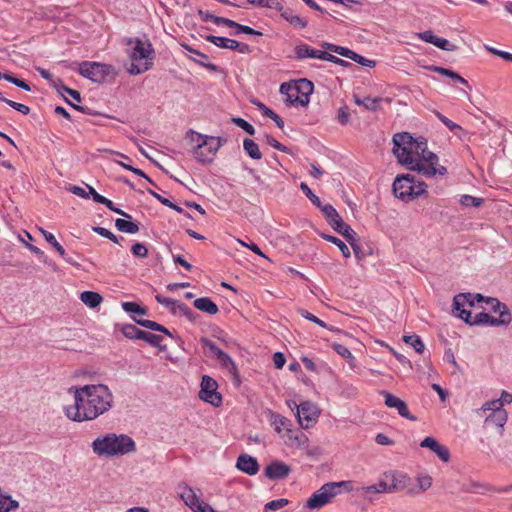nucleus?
Returning <instances> with one entry per match:
<instances>
[{"label": "nucleus", "instance_id": "4c0bfd02", "mask_svg": "<svg viewBox=\"0 0 512 512\" xmlns=\"http://www.w3.org/2000/svg\"><path fill=\"white\" fill-rule=\"evenodd\" d=\"M293 85L296 86L297 91L301 95L306 96L307 98H309L314 89L313 83L307 79H300Z\"/></svg>", "mask_w": 512, "mask_h": 512}, {"label": "nucleus", "instance_id": "13d9d810", "mask_svg": "<svg viewBox=\"0 0 512 512\" xmlns=\"http://www.w3.org/2000/svg\"><path fill=\"white\" fill-rule=\"evenodd\" d=\"M434 46H436L442 50H445V51H455L457 48L456 45L451 43L449 40H447L445 38H441V37H438Z\"/></svg>", "mask_w": 512, "mask_h": 512}, {"label": "nucleus", "instance_id": "5fc2aeb1", "mask_svg": "<svg viewBox=\"0 0 512 512\" xmlns=\"http://www.w3.org/2000/svg\"><path fill=\"white\" fill-rule=\"evenodd\" d=\"M289 501L285 498H280V499H277V500H272L268 503L265 504V510L268 511V510H278V509H281L283 507H285L286 505H288Z\"/></svg>", "mask_w": 512, "mask_h": 512}, {"label": "nucleus", "instance_id": "680f3d73", "mask_svg": "<svg viewBox=\"0 0 512 512\" xmlns=\"http://www.w3.org/2000/svg\"><path fill=\"white\" fill-rule=\"evenodd\" d=\"M232 27L237 29L235 34L245 33V34H248V35H257V36H261L262 35L261 32H259L257 30H254L253 28H251L249 26L239 24L237 22H236V25H233Z\"/></svg>", "mask_w": 512, "mask_h": 512}, {"label": "nucleus", "instance_id": "7c9ffc66", "mask_svg": "<svg viewBox=\"0 0 512 512\" xmlns=\"http://www.w3.org/2000/svg\"><path fill=\"white\" fill-rule=\"evenodd\" d=\"M426 68L428 70L436 72L442 76L450 77L453 80L460 82L461 84H464V85L468 84V82L463 77H461L459 74H457L456 72H454L450 69L440 67V66H427Z\"/></svg>", "mask_w": 512, "mask_h": 512}, {"label": "nucleus", "instance_id": "bb28decb", "mask_svg": "<svg viewBox=\"0 0 512 512\" xmlns=\"http://www.w3.org/2000/svg\"><path fill=\"white\" fill-rule=\"evenodd\" d=\"M39 231L40 233L43 235V237L45 238V240L55 248V250L59 253V255L68 263L72 264V265H76L75 262L71 261L70 259L66 258V253H65V250L63 248V246L56 240L55 236L48 232L47 230L43 229V228H39Z\"/></svg>", "mask_w": 512, "mask_h": 512}, {"label": "nucleus", "instance_id": "de8ad7c7", "mask_svg": "<svg viewBox=\"0 0 512 512\" xmlns=\"http://www.w3.org/2000/svg\"><path fill=\"white\" fill-rule=\"evenodd\" d=\"M460 203L462 206L469 207H479L483 203L482 198H477L471 195H462L460 198Z\"/></svg>", "mask_w": 512, "mask_h": 512}, {"label": "nucleus", "instance_id": "9b49d317", "mask_svg": "<svg viewBox=\"0 0 512 512\" xmlns=\"http://www.w3.org/2000/svg\"><path fill=\"white\" fill-rule=\"evenodd\" d=\"M299 424L302 428L308 429L317 423L320 416L318 407L310 401L300 403L297 408Z\"/></svg>", "mask_w": 512, "mask_h": 512}, {"label": "nucleus", "instance_id": "2eb2a0df", "mask_svg": "<svg viewBox=\"0 0 512 512\" xmlns=\"http://www.w3.org/2000/svg\"><path fill=\"white\" fill-rule=\"evenodd\" d=\"M433 485V478L427 472H419L412 478V486L408 491L409 497H416L427 492Z\"/></svg>", "mask_w": 512, "mask_h": 512}, {"label": "nucleus", "instance_id": "0eeeda50", "mask_svg": "<svg viewBox=\"0 0 512 512\" xmlns=\"http://www.w3.org/2000/svg\"><path fill=\"white\" fill-rule=\"evenodd\" d=\"M393 192L403 201H412L427 192V184L410 174L399 175L393 182Z\"/></svg>", "mask_w": 512, "mask_h": 512}, {"label": "nucleus", "instance_id": "774afa93", "mask_svg": "<svg viewBox=\"0 0 512 512\" xmlns=\"http://www.w3.org/2000/svg\"><path fill=\"white\" fill-rule=\"evenodd\" d=\"M5 80L13 83L17 87H20L26 91H30L31 87L24 80L14 77L12 74H9V77H5Z\"/></svg>", "mask_w": 512, "mask_h": 512}, {"label": "nucleus", "instance_id": "8fccbe9b", "mask_svg": "<svg viewBox=\"0 0 512 512\" xmlns=\"http://www.w3.org/2000/svg\"><path fill=\"white\" fill-rule=\"evenodd\" d=\"M334 351L340 355L342 358L346 360H354V356L352 355L351 351L344 345L339 343L333 344Z\"/></svg>", "mask_w": 512, "mask_h": 512}, {"label": "nucleus", "instance_id": "4be33fe9", "mask_svg": "<svg viewBox=\"0 0 512 512\" xmlns=\"http://www.w3.org/2000/svg\"><path fill=\"white\" fill-rule=\"evenodd\" d=\"M289 473L290 467L280 461H274L265 468V475L272 480L284 479Z\"/></svg>", "mask_w": 512, "mask_h": 512}, {"label": "nucleus", "instance_id": "1a4fd4ad", "mask_svg": "<svg viewBox=\"0 0 512 512\" xmlns=\"http://www.w3.org/2000/svg\"><path fill=\"white\" fill-rule=\"evenodd\" d=\"M217 388V382L212 377L204 375L201 380V389L199 392L200 399L212 404L213 406H220L222 403V397L220 393L217 392Z\"/></svg>", "mask_w": 512, "mask_h": 512}, {"label": "nucleus", "instance_id": "4d7b16f0", "mask_svg": "<svg viewBox=\"0 0 512 512\" xmlns=\"http://www.w3.org/2000/svg\"><path fill=\"white\" fill-rule=\"evenodd\" d=\"M131 251L134 256L139 257V258H145L148 255V249L142 243H135L132 246Z\"/></svg>", "mask_w": 512, "mask_h": 512}, {"label": "nucleus", "instance_id": "79ce46f5", "mask_svg": "<svg viewBox=\"0 0 512 512\" xmlns=\"http://www.w3.org/2000/svg\"><path fill=\"white\" fill-rule=\"evenodd\" d=\"M123 335L129 339H140L142 330L133 324H125L121 329Z\"/></svg>", "mask_w": 512, "mask_h": 512}, {"label": "nucleus", "instance_id": "3c124183", "mask_svg": "<svg viewBox=\"0 0 512 512\" xmlns=\"http://www.w3.org/2000/svg\"><path fill=\"white\" fill-rule=\"evenodd\" d=\"M300 189L301 191L309 198V200L314 204L316 205L317 207H320V199L318 196H316L312 190L309 188V186L302 182L300 184Z\"/></svg>", "mask_w": 512, "mask_h": 512}, {"label": "nucleus", "instance_id": "f8f14e48", "mask_svg": "<svg viewBox=\"0 0 512 512\" xmlns=\"http://www.w3.org/2000/svg\"><path fill=\"white\" fill-rule=\"evenodd\" d=\"M321 46H322V48H324L328 51L336 53L345 58L351 59V60L355 61L356 63H359L363 66L372 68V67H375V65H376L375 61L369 60V59L357 54L356 52L350 50L349 48L335 45V44L329 43V42H322Z\"/></svg>", "mask_w": 512, "mask_h": 512}, {"label": "nucleus", "instance_id": "cd10ccee", "mask_svg": "<svg viewBox=\"0 0 512 512\" xmlns=\"http://www.w3.org/2000/svg\"><path fill=\"white\" fill-rule=\"evenodd\" d=\"M194 307L200 311L206 312L210 315L218 313L217 305L208 297L198 298L194 301Z\"/></svg>", "mask_w": 512, "mask_h": 512}, {"label": "nucleus", "instance_id": "e433bc0d", "mask_svg": "<svg viewBox=\"0 0 512 512\" xmlns=\"http://www.w3.org/2000/svg\"><path fill=\"white\" fill-rule=\"evenodd\" d=\"M403 341L413 347L417 353H422L425 349V345L418 335H404Z\"/></svg>", "mask_w": 512, "mask_h": 512}, {"label": "nucleus", "instance_id": "e2e57ef3", "mask_svg": "<svg viewBox=\"0 0 512 512\" xmlns=\"http://www.w3.org/2000/svg\"><path fill=\"white\" fill-rule=\"evenodd\" d=\"M417 36L422 41H424L426 43L433 44V45H435V43L438 39V36L434 35V33L431 30H427V31L418 33Z\"/></svg>", "mask_w": 512, "mask_h": 512}, {"label": "nucleus", "instance_id": "a19ab883", "mask_svg": "<svg viewBox=\"0 0 512 512\" xmlns=\"http://www.w3.org/2000/svg\"><path fill=\"white\" fill-rule=\"evenodd\" d=\"M323 238L325 240L335 244L336 247L339 248V250L341 251L342 255L345 258L350 257V250H349L348 246L341 239H339L335 236H332V235H324Z\"/></svg>", "mask_w": 512, "mask_h": 512}, {"label": "nucleus", "instance_id": "dca6fc26", "mask_svg": "<svg viewBox=\"0 0 512 512\" xmlns=\"http://www.w3.org/2000/svg\"><path fill=\"white\" fill-rule=\"evenodd\" d=\"M420 447L429 449L444 463L450 461L449 449L445 445L440 444L434 437H425L421 441Z\"/></svg>", "mask_w": 512, "mask_h": 512}, {"label": "nucleus", "instance_id": "69168bd1", "mask_svg": "<svg viewBox=\"0 0 512 512\" xmlns=\"http://www.w3.org/2000/svg\"><path fill=\"white\" fill-rule=\"evenodd\" d=\"M6 103L12 107L13 109L19 111L20 113L27 115L30 113V108L22 103L15 102L13 100H6Z\"/></svg>", "mask_w": 512, "mask_h": 512}, {"label": "nucleus", "instance_id": "49530a36", "mask_svg": "<svg viewBox=\"0 0 512 512\" xmlns=\"http://www.w3.org/2000/svg\"><path fill=\"white\" fill-rule=\"evenodd\" d=\"M378 102L379 100L376 98L365 97L364 99H360L355 97V103L359 106H364L368 110H375Z\"/></svg>", "mask_w": 512, "mask_h": 512}, {"label": "nucleus", "instance_id": "58836bf2", "mask_svg": "<svg viewBox=\"0 0 512 512\" xmlns=\"http://www.w3.org/2000/svg\"><path fill=\"white\" fill-rule=\"evenodd\" d=\"M319 208L321 209L323 215L325 216V218L327 219L331 226L333 225L334 221L338 220L341 217L339 213L336 211V209L330 204H320Z\"/></svg>", "mask_w": 512, "mask_h": 512}, {"label": "nucleus", "instance_id": "39448f33", "mask_svg": "<svg viewBox=\"0 0 512 512\" xmlns=\"http://www.w3.org/2000/svg\"><path fill=\"white\" fill-rule=\"evenodd\" d=\"M126 44L131 46L128 53L131 60V66L128 69L129 74L139 75L150 70L155 59V50L152 44L140 38H129Z\"/></svg>", "mask_w": 512, "mask_h": 512}, {"label": "nucleus", "instance_id": "a18cd8bd", "mask_svg": "<svg viewBox=\"0 0 512 512\" xmlns=\"http://www.w3.org/2000/svg\"><path fill=\"white\" fill-rule=\"evenodd\" d=\"M140 340H144L154 347H159L163 341V337L150 332L142 330Z\"/></svg>", "mask_w": 512, "mask_h": 512}, {"label": "nucleus", "instance_id": "2f4dec72", "mask_svg": "<svg viewBox=\"0 0 512 512\" xmlns=\"http://www.w3.org/2000/svg\"><path fill=\"white\" fill-rule=\"evenodd\" d=\"M281 16L294 27L303 29L307 26V21L305 19L293 14L289 9L282 11Z\"/></svg>", "mask_w": 512, "mask_h": 512}, {"label": "nucleus", "instance_id": "864d4df0", "mask_svg": "<svg viewBox=\"0 0 512 512\" xmlns=\"http://www.w3.org/2000/svg\"><path fill=\"white\" fill-rule=\"evenodd\" d=\"M299 314L303 318H305V319H307V320L317 324L320 327H323V328L327 327L326 323L323 320L319 319L317 316H315L314 314L308 312L307 310L301 309V310H299Z\"/></svg>", "mask_w": 512, "mask_h": 512}, {"label": "nucleus", "instance_id": "f257e3e1", "mask_svg": "<svg viewBox=\"0 0 512 512\" xmlns=\"http://www.w3.org/2000/svg\"><path fill=\"white\" fill-rule=\"evenodd\" d=\"M68 393L73 396L74 403L64 407V414L74 422L95 420L113 405L112 391L105 384L73 385Z\"/></svg>", "mask_w": 512, "mask_h": 512}, {"label": "nucleus", "instance_id": "9d476101", "mask_svg": "<svg viewBox=\"0 0 512 512\" xmlns=\"http://www.w3.org/2000/svg\"><path fill=\"white\" fill-rule=\"evenodd\" d=\"M334 497L333 486L325 483L309 497L305 506L310 510H318L331 503Z\"/></svg>", "mask_w": 512, "mask_h": 512}, {"label": "nucleus", "instance_id": "6e6d98bb", "mask_svg": "<svg viewBox=\"0 0 512 512\" xmlns=\"http://www.w3.org/2000/svg\"><path fill=\"white\" fill-rule=\"evenodd\" d=\"M485 49L495 56H498L506 61L512 62V53L510 52L502 51L491 46H485Z\"/></svg>", "mask_w": 512, "mask_h": 512}, {"label": "nucleus", "instance_id": "c85d7f7f", "mask_svg": "<svg viewBox=\"0 0 512 512\" xmlns=\"http://www.w3.org/2000/svg\"><path fill=\"white\" fill-rule=\"evenodd\" d=\"M80 300L89 308H96L102 303L103 298L97 292L84 291L80 294Z\"/></svg>", "mask_w": 512, "mask_h": 512}, {"label": "nucleus", "instance_id": "0e129e2a", "mask_svg": "<svg viewBox=\"0 0 512 512\" xmlns=\"http://www.w3.org/2000/svg\"><path fill=\"white\" fill-rule=\"evenodd\" d=\"M266 138V143L268 145H270L271 147L281 151V152H285L287 153L288 152V148L284 145H282L279 141H277L274 137L270 136V135H266L265 136Z\"/></svg>", "mask_w": 512, "mask_h": 512}, {"label": "nucleus", "instance_id": "c03bdc74", "mask_svg": "<svg viewBox=\"0 0 512 512\" xmlns=\"http://www.w3.org/2000/svg\"><path fill=\"white\" fill-rule=\"evenodd\" d=\"M200 343L203 348V352L207 357L214 355L220 348L213 341L207 338H201Z\"/></svg>", "mask_w": 512, "mask_h": 512}, {"label": "nucleus", "instance_id": "a878e982", "mask_svg": "<svg viewBox=\"0 0 512 512\" xmlns=\"http://www.w3.org/2000/svg\"><path fill=\"white\" fill-rule=\"evenodd\" d=\"M210 358L216 359L222 368L226 369L230 374L237 375V367L232 358L222 351V349L218 350L214 355Z\"/></svg>", "mask_w": 512, "mask_h": 512}, {"label": "nucleus", "instance_id": "6ab92c4d", "mask_svg": "<svg viewBox=\"0 0 512 512\" xmlns=\"http://www.w3.org/2000/svg\"><path fill=\"white\" fill-rule=\"evenodd\" d=\"M178 494L185 503V505L188 506L193 512L196 509L197 505L203 502L200 499V496L193 490V488H191L185 483L178 485Z\"/></svg>", "mask_w": 512, "mask_h": 512}, {"label": "nucleus", "instance_id": "aec40b11", "mask_svg": "<svg viewBox=\"0 0 512 512\" xmlns=\"http://www.w3.org/2000/svg\"><path fill=\"white\" fill-rule=\"evenodd\" d=\"M390 479L393 493L404 492L408 496V491L412 486V478L407 473L393 472Z\"/></svg>", "mask_w": 512, "mask_h": 512}, {"label": "nucleus", "instance_id": "423d86ee", "mask_svg": "<svg viewBox=\"0 0 512 512\" xmlns=\"http://www.w3.org/2000/svg\"><path fill=\"white\" fill-rule=\"evenodd\" d=\"M187 138L195 145L193 148L195 159L203 164L210 163L221 147V140L219 138L202 135L192 130L187 133Z\"/></svg>", "mask_w": 512, "mask_h": 512}, {"label": "nucleus", "instance_id": "4468645a", "mask_svg": "<svg viewBox=\"0 0 512 512\" xmlns=\"http://www.w3.org/2000/svg\"><path fill=\"white\" fill-rule=\"evenodd\" d=\"M280 93L285 96V102L288 106H301L308 105L309 98L301 95L296 86L291 83H282L280 86Z\"/></svg>", "mask_w": 512, "mask_h": 512}, {"label": "nucleus", "instance_id": "ea45409f", "mask_svg": "<svg viewBox=\"0 0 512 512\" xmlns=\"http://www.w3.org/2000/svg\"><path fill=\"white\" fill-rule=\"evenodd\" d=\"M436 117L450 130L452 131L455 135H459L460 132L463 131V128L456 124L455 122L451 121L450 119H448L445 115H443L442 113H440L439 111H435L434 112Z\"/></svg>", "mask_w": 512, "mask_h": 512}, {"label": "nucleus", "instance_id": "052dcab7", "mask_svg": "<svg viewBox=\"0 0 512 512\" xmlns=\"http://www.w3.org/2000/svg\"><path fill=\"white\" fill-rule=\"evenodd\" d=\"M93 230L100 236L107 238V239L113 241L114 243L119 242L117 236H115L110 230H108L104 227H94Z\"/></svg>", "mask_w": 512, "mask_h": 512}, {"label": "nucleus", "instance_id": "6e6552de", "mask_svg": "<svg viewBox=\"0 0 512 512\" xmlns=\"http://www.w3.org/2000/svg\"><path fill=\"white\" fill-rule=\"evenodd\" d=\"M78 72L81 76L97 83H102L108 77L116 75L115 68L112 65L93 61L82 62L79 65Z\"/></svg>", "mask_w": 512, "mask_h": 512}, {"label": "nucleus", "instance_id": "c756f323", "mask_svg": "<svg viewBox=\"0 0 512 512\" xmlns=\"http://www.w3.org/2000/svg\"><path fill=\"white\" fill-rule=\"evenodd\" d=\"M508 420V414L506 410H498L494 413H491L485 420L486 423H492L499 427L500 429L504 428V425L506 424Z\"/></svg>", "mask_w": 512, "mask_h": 512}, {"label": "nucleus", "instance_id": "f3484780", "mask_svg": "<svg viewBox=\"0 0 512 512\" xmlns=\"http://www.w3.org/2000/svg\"><path fill=\"white\" fill-rule=\"evenodd\" d=\"M382 395L385 398L386 406H388L389 408L396 409L398 411L399 415L402 416L403 418H406V419L412 420V421L416 420V417L411 415V413L407 407V404L403 400H401L400 398H398L386 391H383Z\"/></svg>", "mask_w": 512, "mask_h": 512}, {"label": "nucleus", "instance_id": "5701e85b", "mask_svg": "<svg viewBox=\"0 0 512 512\" xmlns=\"http://www.w3.org/2000/svg\"><path fill=\"white\" fill-rule=\"evenodd\" d=\"M155 299L159 304L169 308L174 314L180 312L186 316H190V314L192 313L186 304L178 302L171 298L164 297L162 295H156Z\"/></svg>", "mask_w": 512, "mask_h": 512}, {"label": "nucleus", "instance_id": "393cba45", "mask_svg": "<svg viewBox=\"0 0 512 512\" xmlns=\"http://www.w3.org/2000/svg\"><path fill=\"white\" fill-rule=\"evenodd\" d=\"M268 421L274 428L275 432L280 436L288 427L292 426V423L288 418L271 410L268 412Z\"/></svg>", "mask_w": 512, "mask_h": 512}, {"label": "nucleus", "instance_id": "412c9836", "mask_svg": "<svg viewBox=\"0 0 512 512\" xmlns=\"http://www.w3.org/2000/svg\"><path fill=\"white\" fill-rule=\"evenodd\" d=\"M332 228L340 233L341 235H343L346 240L350 243V245L352 246L355 254H358L360 248L359 246L355 243V236H356V233L355 231L349 226L347 225L343 220L342 218L340 217L338 220L334 221L333 222V225H332Z\"/></svg>", "mask_w": 512, "mask_h": 512}, {"label": "nucleus", "instance_id": "473e14b6", "mask_svg": "<svg viewBox=\"0 0 512 512\" xmlns=\"http://www.w3.org/2000/svg\"><path fill=\"white\" fill-rule=\"evenodd\" d=\"M115 226L124 233L135 234L139 232V226L130 220L118 218L115 221Z\"/></svg>", "mask_w": 512, "mask_h": 512}, {"label": "nucleus", "instance_id": "7ed1b4c3", "mask_svg": "<svg viewBox=\"0 0 512 512\" xmlns=\"http://www.w3.org/2000/svg\"><path fill=\"white\" fill-rule=\"evenodd\" d=\"M483 300L484 297L481 294L461 293L456 295L453 299L455 315L470 325L482 324L498 326L507 325L511 322V314L508 311L507 306L494 298H489L486 302L495 313H499L498 318H495L486 312H479L475 316H472L470 311L464 309L466 304L474 306L475 302L480 303Z\"/></svg>", "mask_w": 512, "mask_h": 512}, {"label": "nucleus", "instance_id": "72a5a7b5", "mask_svg": "<svg viewBox=\"0 0 512 512\" xmlns=\"http://www.w3.org/2000/svg\"><path fill=\"white\" fill-rule=\"evenodd\" d=\"M243 147H244V150L246 151V153L252 159L259 160L262 158V154L260 152L259 146L255 141L246 138L243 141Z\"/></svg>", "mask_w": 512, "mask_h": 512}, {"label": "nucleus", "instance_id": "09e8293b", "mask_svg": "<svg viewBox=\"0 0 512 512\" xmlns=\"http://www.w3.org/2000/svg\"><path fill=\"white\" fill-rule=\"evenodd\" d=\"M232 122L235 125H237L238 127H240L241 129H243L247 134H249V135L255 134L254 127L246 120H244L240 117H235V118H232Z\"/></svg>", "mask_w": 512, "mask_h": 512}, {"label": "nucleus", "instance_id": "f03ea898", "mask_svg": "<svg viewBox=\"0 0 512 512\" xmlns=\"http://www.w3.org/2000/svg\"><path fill=\"white\" fill-rule=\"evenodd\" d=\"M393 154L407 169L417 171L425 177L445 176L447 168L439 165L438 156L427 149L424 138L414 139L408 132L393 136Z\"/></svg>", "mask_w": 512, "mask_h": 512}, {"label": "nucleus", "instance_id": "bf43d9fd", "mask_svg": "<svg viewBox=\"0 0 512 512\" xmlns=\"http://www.w3.org/2000/svg\"><path fill=\"white\" fill-rule=\"evenodd\" d=\"M481 410L484 412L492 411V413L498 410H502L501 402H499L498 399L487 401L482 405Z\"/></svg>", "mask_w": 512, "mask_h": 512}, {"label": "nucleus", "instance_id": "f704fd0d", "mask_svg": "<svg viewBox=\"0 0 512 512\" xmlns=\"http://www.w3.org/2000/svg\"><path fill=\"white\" fill-rule=\"evenodd\" d=\"M135 321L142 327H145V328L153 330V331L162 332L170 337L172 336L171 332L166 327H164L163 325H161L155 321L144 320V319H140V320L135 319Z\"/></svg>", "mask_w": 512, "mask_h": 512}, {"label": "nucleus", "instance_id": "a211bd4d", "mask_svg": "<svg viewBox=\"0 0 512 512\" xmlns=\"http://www.w3.org/2000/svg\"><path fill=\"white\" fill-rule=\"evenodd\" d=\"M295 59L304 60L306 58H315L326 61L328 52L317 50L308 44H299L294 48Z\"/></svg>", "mask_w": 512, "mask_h": 512}, {"label": "nucleus", "instance_id": "b1692460", "mask_svg": "<svg viewBox=\"0 0 512 512\" xmlns=\"http://www.w3.org/2000/svg\"><path fill=\"white\" fill-rule=\"evenodd\" d=\"M236 467L248 475H255L259 471V464L256 458L247 454L238 457Z\"/></svg>", "mask_w": 512, "mask_h": 512}, {"label": "nucleus", "instance_id": "ddd939ff", "mask_svg": "<svg viewBox=\"0 0 512 512\" xmlns=\"http://www.w3.org/2000/svg\"><path fill=\"white\" fill-rule=\"evenodd\" d=\"M205 39L219 48L236 50L241 54H248L251 52V48L248 44L240 43L234 39L214 35H208Z\"/></svg>", "mask_w": 512, "mask_h": 512}, {"label": "nucleus", "instance_id": "c9c22d12", "mask_svg": "<svg viewBox=\"0 0 512 512\" xmlns=\"http://www.w3.org/2000/svg\"><path fill=\"white\" fill-rule=\"evenodd\" d=\"M309 445V439L305 433L302 431L296 430L295 436L291 438L290 446L299 448V449H305Z\"/></svg>", "mask_w": 512, "mask_h": 512}, {"label": "nucleus", "instance_id": "20e7f679", "mask_svg": "<svg viewBox=\"0 0 512 512\" xmlns=\"http://www.w3.org/2000/svg\"><path fill=\"white\" fill-rule=\"evenodd\" d=\"M93 452L98 456H122L135 451L134 440L126 434L107 433L97 437L91 444Z\"/></svg>", "mask_w": 512, "mask_h": 512}, {"label": "nucleus", "instance_id": "338daca9", "mask_svg": "<svg viewBox=\"0 0 512 512\" xmlns=\"http://www.w3.org/2000/svg\"><path fill=\"white\" fill-rule=\"evenodd\" d=\"M5 80L13 83L17 87H20L26 91H30L31 87L24 80L14 77L12 74H9V77H5Z\"/></svg>", "mask_w": 512, "mask_h": 512}, {"label": "nucleus", "instance_id": "603ef678", "mask_svg": "<svg viewBox=\"0 0 512 512\" xmlns=\"http://www.w3.org/2000/svg\"><path fill=\"white\" fill-rule=\"evenodd\" d=\"M328 485L333 486L335 496L339 493V488H342L346 492H350L353 490V485L351 481L328 482Z\"/></svg>", "mask_w": 512, "mask_h": 512}, {"label": "nucleus", "instance_id": "37998d69", "mask_svg": "<svg viewBox=\"0 0 512 512\" xmlns=\"http://www.w3.org/2000/svg\"><path fill=\"white\" fill-rule=\"evenodd\" d=\"M122 309L127 313H136L138 315H146L147 309L140 306L136 302H123Z\"/></svg>", "mask_w": 512, "mask_h": 512}]
</instances>
